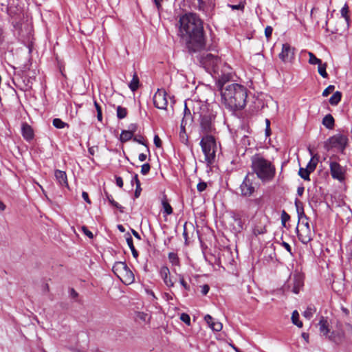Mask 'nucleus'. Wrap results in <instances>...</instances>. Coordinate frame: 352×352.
<instances>
[{
  "label": "nucleus",
  "mask_w": 352,
  "mask_h": 352,
  "mask_svg": "<svg viewBox=\"0 0 352 352\" xmlns=\"http://www.w3.org/2000/svg\"><path fill=\"white\" fill-rule=\"evenodd\" d=\"M179 32L190 52H196L206 47V38L203 22L194 13H188L180 17Z\"/></svg>",
  "instance_id": "nucleus-1"
},
{
  "label": "nucleus",
  "mask_w": 352,
  "mask_h": 352,
  "mask_svg": "<svg viewBox=\"0 0 352 352\" xmlns=\"http://www.w3.org/2000/svg\"><path fill=\"white\" fill-rule=\"evenodd\" d=\"M221 102L230 111L243 109L246 105L247 89L239 84L232 83L220 91Z\"/></svg>",
  "instance_id": "nucleus-2"
},
{
  "label": "nucleus",
  "mask_w": 352,
  "mask_h": 352,
  "mask_svg": "<svg viewBox=\"0 0 352 352\" xmlns=\"http://www.w3.org/2000/svg\"><path fill=\"white\" fill-rule=\"evenodd\" d=\"M252 168L262 182L272 180L275 176L276 168L272 162L259 155L252 157Z\"/></svg>",
  "instance_id": "nucleus-3"
},
{
  "label": "nucleus",
  "mask_w": 352,
  "mask_h": 352,
  "mask_svg": "<svg viewBox=\"0 0 352 352\" xmlns=\"http://www.w3.org/2000/svg\"><path fill=\"white\" fill-rule=\"evenodd\" d=\"M205 160L208 165L214 162L217 144L214 138L212 135L204 136L200 142Z\"/></svg>",
  "instance_id": "nucleus-4"
},
{
  "label": "nucleus",
  "mask_w": 352,
  "mask_h": 352,
  "mask_svg": "<svg viewBox=\"0 0 352 352\" xmlns=\"http://www.w3.org/2000/svg\"><path fill=\"white\" fill-rule=\"evenodd\" d=\"M232 69L226 63L212 74V77L215 80L216 86L219 91L225 89V85L232 78Z\"/></svg>",
  "instance_id": "nucleus-5"
},
{
  "label": "nucleus",
  "mask_w": 352,
  "mask_h": 352,
  "mask_svg": "<svg viewBox=\"0 0 352 352\" xmlns=\"http://www.w3.org/2000/svg\"><path fill=\"white\" fill-rule=\"evenodd\" d=\"M115 275L125 285H130L135 280L133 272L124 262H116L112 268Z\"/></svg>",
  "instance_id": "nucleus-6"
},
{
  "label": "nucleus",
  "mask_w": 352,
  "mask_h": 352,
  "mask_svg": "<svg viewBox=\"0 0 352 352\" xmlns=\"http://www.w3.org/2000/svg\"><path fill=\"white\" fill-rule=\"evenodd\" d=\"M200 64L205 69L212 75L223 65L221 59L215 55L210 53H204L200 55Z\"/></svg>",
  "instance_id": "nucleus-7"
},
{
  "label": "nucleus",
  "mask_w": 352,
  "mask_h": 352,
  "mask_svg": "<svg viewBox=\"0 0 352 352\" xmlns=\"http://www.w3.org/2000/svg\"><path fill=\"white\" fill-rule=\"evenodd\" d=\"M348 138L346 135L342 134H336L330 137L324 144V148L327 151L336 148L338 150L343 152L347 145Z\"/></svg>",
  "instance_id": "nucleus-8"
},
{
  "label": "nucleus",
  "mask_w": 352,
  "mask_h": 352,
  "mask_svg": "<svg viewBox=\"0 0 352 352\" xmlns=\"http://www.w3.org/2000/svg\"><path fill=\"white\" fill-rule=\"evenodd\" d=\"M200 126L205 133H209L213 129V121L215 115L208 109H204L199 113Z\"/></svg>",
  "instance_id": "nucleus-9"
},
{
  "label": "nucleus",
  "mask_w": 352,
  "mask_h": 352,
  "mask_svg": "<svg viewBox=\"0 0 352 352\" xmlns=\"http://www.w3.org/2000/svg\"><path fill=\"white\" fill-rule=\"evenodd\" d=\"M267 219L266 217L261 216L255 217L252 226V233L257 236L259 234H264L267 232L266 225Z\"/></svg>",
  "instance_id": "nucleus-10"
},
{
  "label": "nucleus",
  "mask_w": 352,
  "mask_h": 352,
  "mask_svg": "<svg viewBox=\"0 0 352 352\" xmlns=\"http://www.w3.org/2000/svg\"><path fill=\"white\" fill-rule=\"evenodd\" d=\"M331 177L339 182H343L345 179V168L337 162H329Z\"/></svg>",
  "instance_id": "nucleus-11"
},
{
  "label": "nucleus",
  "mask_w": 352,
  "mask_h": 352,
  "mask_svg": "<svg viewBox=\"0 0 352 352\" xmlns=\"http://www.w3.org/2000/svg\"><path fill=\"white\" fill-rule=\"evenodd\" d=\"M240 190L241 195L244 197H250L254 193L255 188L253 186L252 179L250 178V174L245 176L242 184L240 185Z\"/></svg>",
  "instance_id": "nucleus-12"
},
{
  "label": "nucleus",
  "mask_w": 352,
  "mask_h": 352,
  "mask_svg": "<svg viewBox=\"0 0 352 352\" xmlns=\"http://www.w3.org/2000/svg\"><path fill=\"white\" fill-rule=\"evenodd\" d=\"M294 50L289 43L283 44L282 51L278 55L279 58L284 63L291 62L294 58Z\"/></svg>",
  "instance_id": "nucleus-13"
},
{
  "label": "nucleus",
  "mask_w": 352,
  "mask_h": 352,
  "mask_svg": "<svg viewBox=\"0 0 352 352\" xmlns=\"http://www.w3.org/2000/svg\"><path fill=\"white\" fill-rule=\"evenodd\" d=\"M168 104L166 93L164 90L157 89L155 91V108L165 109Z\"/></svg>",
  "instance_id": "nucleus-14"
},
{
  "label": "nucleus",
  "mask_w": 352,
  "mask_h": 352,
  "mask_svg": "<svg viewBox=\"0 0 352 352\" xmlns=\"http://www.w3.org/2000/svg\"><path fill=\"white\" fill-rule=\"evenodd\" d=\"M159 199L161 204L160 212L163 213L164 216L169 215L173 213V208L170 206L168 199L164 192L160 196Z\"/></svg>",
  "instance_id": "nucleus-15"
},
{
  "label": "nucleus",
  "mask_w": 352,
  "mask_h": 352,
  "mask_svg": "<svg viewBox=\"0 0 352 352\" xmlns=\"http://www.w3.org/2000/svg\"><path fill=\"white\" fill-rule=\"evenodd\" d=\"M328 340L337 345L342 344L345 340V333L343 331H332L328 336Z\"/></svg>",
  "instance_id": "nucleus-16"
},
{
  "label": "nucleus",
  "mask_w": 352,
  "mask_h": 352,
  "mask_svg": "<svg viewBox=\"0 0 352 352\" xmlns=\"http://www.w3.org/2000/svg\"><path fill=\"white\" fill-rule=\"evenodd\" d=\"M204 320L208 324V327L214 331H220L223 328L222 324L215 320V319L209 314L205 316Z\"/></svg>",
  "instance_id": "nucleus-17"
},
{
  "label": "nucleus",
  "mask_w": 352,
  "mask_h": 352,
  "mask_svg": "<svg viewBox=\"0 0 352 352\" xmlns=\"http://www.w3.org/2000/svg\"><path fill=\"white\" fill-rule=\"evenodd\" d=\"M160 276L162 278V279L164 280V284L167 287H173L174 282L172 280L170 276V270L169 269L164 266L162 267L160 270Z\"/></svg>",
  "instance_id": "nucleus-18"
},
{
  "label": "nucleus",
  "mask_w": 352,
  "mask_h": 352,
  "mask_svg": "<svg viewBox=\"0 0 352 352\" xmlns=\"http://www.w3.org/2000/svg\"><path fill=\"white\" fill-rule=\"evenodd\" d=\"M54 175L57 182L63 187H68L67 177L65 172L56 170Z\"/></svg>",
  "instance_id": "nucleus-19"
},
{
  "label": "nucleus",
  "mask_w": 352,
  "mask_h": 352,
  "mask_svg": "<svg viewBox=\"0 0 352 352\" xmlns=\"http://www.w3.org/2000/svg\"><path fill=\"white\" fill-rule=\"evenodd\" d=\"M21 133L23 137L28 141L34 138V131L32 128L27 123H23L21 126Z\"/></svg>",
  "instance_id": "nucleus-20"
},
{
  "label": "nucleus",
  "mask_w": 352,
  "mask_h": 352,
  "mask_svg": "<svg viewBox=\"0 0 352 352\" xmlns=\"http://www.w3.org/2000/svg\"><path fill=\"white\" fill-rule=\"evenodd\" d=\"M187 124V122L185 118H183L181 122L180 131H179V140L182 143L187 145L188 142V137L186 132L185 126Z\"/></svg>",
  "instance_id": "nucleus-21"
},
{
  "label": "nucleus",
  "mask_w": 352,
  "mask_h": 352,
  "mask_svg": "<svg viewBox=\"0 0 352 352\" xmlns=\"http://www.w3.org/2000/svg\"><path fill=\"white\" fill-rule=\"evenodd\" d=\"M151 318V314L143 311H138L135 314V319L140 322L148 323L150 322Z\"/></svg>",
  "instance_id": "nucleus-22"
},
{
  "label": "nucleus",
  "mask_w": 352,
  "mask_h": 352,
  "mask_svg": "<svg viewBox=\"0 0 352 352\" xmlns=\"http://www.w3.org/2000/svg\"><path fill=\"white\" fill-rule=\"evenodd\" d=\"M322 124L329 129H332L335 125V120L331 114L326 115L322 119Z\"/></svg>",
  "instance_id": "nucleus-23"
},
{
  "label": "nucleus",
  "mask_w": 352,
  "mask_h": 352,
  "mask_svg": "<svg viewBox=\"0 0 352 352\" xmlns=\"http://www.w3.org/2000/svg\"><path fill=\"white\" fill-rule=\"evenodd\" d=\"M320 332L322 336L328 338V333H329V329L328 327V322L326 320L322 318L319 322Z\"/></svg>",
  "instance_id": "nucleus-24"
},
{
  "label": "nucleus",
  "mask_w": 352,
  "mask_h": 352,
  "mask_svg": "<svg viewBox=\"0 0 352 352\" xmlns=\"http://www.w3.org/2000/svg\"><path fill=\"white\" fill-rule=\"evenodd\" d=\"M342 99V93L339 91H336L329 98V103L333 105H337Z\"/></svg>",
  "instance_id": "nucleus-25"
},
{
  "label": "nucleus",
  "mask_w": 352,
  "mask_h": 352,
  "mask_svg": "<svg viewBox=\"0 0 352 352\" xmlns=\"http://www.w3.org/2000/svg\"><path fill=\"white\" fill-rule=\"evenodd\" d=\"M303 285L302 280L298 277L294 278L293 280V286L292 287V292L294 294H298L300 288Z\"/></svg>",
  "instance_id": "nucleus-26"
},
{
  "label": "nucleus",
  "mask_w": 352,
  "mask_h": 352,
  "mask_svg": "<svg viewBox=\"0 0 352 352\" xmlns=\"http://www.w3.org/2000/svg\"><path fill=\"white\" fill-rule=\"evenodd\" d=\"M129 88L131 89V90L132 91H136L138 87H139V78H138V76L137 75V74L135 72L133 76V78L132 80H131L129 85Z\"/></svg>",
  "instance_id": "nucleus-27"
},
{
  "label": "nucleus",
  "mask_w": 352,
  "mask_h": 352,
  "mask_svg": "<svg viewBox=\"0 0 352 352\" xmlns=\"http://www.w3.org/2000/svg\"><path fill=\"white\" fill-rule=\"evenodd\" d=\"M133 135L132 131L123 130L120 134V140L122 142H125L131 140Z\"/></svg>",
  "instance_id": "nucleus-28"
},
{
  "label": "nucleus",
  "mask_w": 352,
  "mask_h": 352,
  "mask_svg": "<svg viewBox=\"0 0 352 352\" xmlns=\"http://www.w3.org/2000/svg\"><path fill=\"white\" fill-rule=\"evenodd\" d=\"M318 162V157L316 156L312 157V158L311 159V160L308 163L306 168L309 169V171L310 173L314 171L316 168Z\"/></svg>",
  "instance_id": "nucleus-29"
},
{
  "label": "nucleus",
  "mask_w": 352,
  "mask_h": 352,
  "mask_svg": "<svg viewBox=\"0 0 352 352\" xmlns=\"http://www.w3.org/2000/svg\"><path fill=\"white\" fill-rule=\"evenodd\" d=\"M292 323L298 327L300 328L302 327V322L299 320V314L296 310L294 311L292 313Z\"/></svg>",
  "instance_id": "nucleus-30"
},
{
  "label": "nucleus",
  "mask_w": 352,
  "mask_h": 352,
  "mask_svg": "<svg viewBox=\"0 0 352 352\" xmlns=\"http://www.w3.org/2000/svg\"><path fill=\"white\" fill-rule=\"evenodd\" d=\"M128 111L125 107L118 106L117 107V117L118 119H124L126 117Z\"/></svg>",
  "instance_id": "nucleus-31"
},
{
  "label": "nucleus",
  "mask_w": 352,
  "mask_h": 352,
  "mask_svg": "<svg viewBox=\"0 0 352 352\" xmlns=\"http://www.w3.org/2000/svg\"><path fill=\"white\" fill-rule=\"evenodd\" d=\"M52 123L56 129H63L65 126L69 127V124L62 121L60 118H54Z\"/></svg>",
  "instance_id": "nucleus-32"
},
{
  "label": "nucleus",
  "mask_w": 352,
  "mask_h": 352,
  "mask_svg": "<svg viewBox=\"0 0 352 352\" xmlns=\"http://www.w3.org/2000/svg\"><path fill=\"white\" fill-rule=\"evenodd\" d=\"M310 173H311L309 171V169H307L306 168H300L299 171H298V175H300V177L307 181L310 180V177H309Z\"/></svg>",
  "instance_id": "nucleus-33"
},
{
  "label": "nucleus",
  "mask_w": 352,
  "mask_h": 352,
  "mask_svg": "<svg viewBox=\"0 0 352 352\" xmlns=\"http://www.w3.org/2000/svg\"><path fill=\"white\" fill-rule=\"evenodd\" d=\"M318 73L323 77V78H327L328 74L326 72L327 69V63H322V62L318 65Z\"/></svg>",
  "instance_id": "nucleus-34"
},
{
  "label": "nucleus",
  "mask_w": 352,
  "mask_h": 352,
  "mask_svg": "<svg viewBox=\"0 0 352 352\" xmlns=\"http://www.w3.org/2000/svg\"><path fill=\"white\" fill-rule=\"evenodd\" d=\"M107 198L109 202L114 207L118 208L121 212H123V207L120 206L118 203L114 201L112 196L107 193Z\"/></svg>",
  "instance_id": "nucleus-35"
},
{
  "label": "nucleus",
  "mask_w": 352,
  "mask_h": 352,
  "mask_svg": "<svg viewBox=\"0 0 352 352\" xmlns=\"http://www.w3.org/2000/svg\"><path fill=\"white\" fill-rule=\"evenodd\" d=\"M297 231V235L298 237V239L304 244H307L308 242L310 241L311 237L309 235L304 236L302 234L299 232L298 227L296 228Z\"/></svg>",
  "instance_id": "nucleus-36"
},
{
  "label": "nucleus",
  "mask_w": 352,
  "mask_h": 352,
  "mask_svg": "<svg viewBox=\"0 0 352 352\" xmlns=\"http://www.w3.org/2000/svg\"><path fill=\"white\" fill-rule=\"evenodd\" d=\"M309 63L311 65H318L322 60L318 58L312 52H309Z\"/></svg>",
  "instance_id": "nucleus-37"
},
{
  "label": "nucleus",
  "mask_w": 352,
  "mask_h": 352,
  "mask_svg": "<svg viewBox=\"0 0 352 352\" xmlns=\"http://www.w3.org/2000/svg\"><path fill=\"white\" fill-rule=\"evenodd\" d=\"M341 15L342 17L344 18V19L346 20V23H349V16L348 15V12H349V7L346 4H345L344 6V7L341 9Z\"/></svg>",
  "instance_id": "nucleus-38"
},
{
  "label": "nucleus",
  "mask_w": 352,
  "mask_h": 352,
  "mask_svg": "<svg viewBox=\"0 0 352 352\" xmlns=\"http://www.w3.org/2000/svg\"><path fill=\"white\" fill-rule=\"evenodd\" d=\"M94 106H95L96 111H97V119L98 121L102 122V114L101 107L96 100L94 101Z\"/></svg>",
  "instance_id": "nucleus-39"
},
{
  "label": "nucleus",
  "mask_w": 352,
  "mask_h": 352,
  "mask_svg": "<svg viewBox=\"0 0 352 352\" xmlns=\"http://www.w3.org/2000/svg\"><path fill=\"white\" fill-rule=\"evenodd\" d=\"M168 258L170 262L172 263L173 265H177L179 263V258L177 254L174 252H170L168 254Z\"/></svg>",
  "instance_id": "nucleus-40"
},
{
  "label": "nucleus",
  "mask_w": 352,
  "mask_h": 352,
  "mask_svg": "<svg viewBox=\"0 0 352 352\" xmlns=\"http://www.w3.org/2000/svg\"><path fill=\"white\" fill-rule=\"evenodd\" d=\"M290 219V216L285 211L283 210L281 212V223L283 226H285V223Z\"/></svg>",
  "instance_id": "nucleus-41"
},
{
  "label": "nucleus",
  "mask_w": 352,
  "mask_h": 352,
  "mask_svg": "<svg viewBox=\"0 0 352 352\" xmlns=\"http://www.w3.org/2000/svg\"><path fill=\"white\" fill-rule=\"evenodd\" d=\"M180 320L187 325L190 324V318L188 314L182 313L180 316Z\"/></svg>",
  "instance_id": "nucleus-42"
},
{
  "label": "nucleus",
  "mask_w": 352,
  "mask_h": 352,
  "mask_svg": "<svg viewBox=\"0 0 352 352\" xmlns=\"http://www.w3.org/2000/svg\"><path fill=\"white\" fill-rule=\"evenodd\" d=\"M147 282H149V280L146 278L144 277V280H143V285L145 287V292L148 294H150L153 296H154V293L152 290V289H151L148 285H146V283Z\"/></svg>",
  "instance_id": "nucleus-43"
},
{
  "label": "nucleus",
  "mask_w": 352,
  "mask_h": 352,
  "mask_svg": "<svg viewBox=\"0 0 352 352\" xmlns=\"http://www.w3.org/2000/svg\"><path fill=\"white\" fill-rule=\"evenodd\" d=\"M335 89L334 85H329L322 92V96L327 97L331 93H332Z\"/></svg>",
  "instance_id": "nucleus-44"
},
{
  "label": "nucleus",
  "mask_w": 352,
  "mask_h": 352,
  "mask_svg": "<svg viewBox=\"0 0 352 352\" xmlns=\"http://www.w3.org/2000/svg\"><path fill=\"white\" fill-rule=\"evenodd\" d=\"M228 6L231 8L232 10H241L242 12L244 10L245 8V4L242 2H240L237 5L228 4Z\"/></svg>",
  "instance_id": "nucleus-45"
},
{
  "label": "nucleus",
  "mask_w": 352,
  "mask_h": 352,
  "mask_svg": "<svg viewBox=\"0 0 352 352\" xmlns=\"http://www.w3.org/2000/svg\"><path fill=\"white\" fill-rule=\"evenodd\" d=\"M179 283L181 285L184 287V289L189 291L190 290V285L186 282L182 275H179Z\"/></svg>",
  "instance_id": "nucleus-46"
},
{
  "label": "nucleus",
  "mask_w": 352,
  "mask_h": 352,
  "mask_svg": "<svg viewBox=\"0 0 352 352\" xmlns=\"http://www.w3.org/2000/svg\"><path fill=\"white\" fill-rule=\"evenodd\" d=\"M315 310L311 307H307L304 311L303 316L307 318H311L313 316Z\"/></svg>",
  "instance_id": "nucleus-47"
},
{
  "label": "nucleus",
  "mask_w": 352,
  "mask_h": 352,
  "mask_svg": "<svg viewBox=\"0 0 352 352\" xmlns=\"http://www.w3.org/2000/svg\"><path fill=\"white\" fill-rule=\"evenodd\" d=\"M126 241L127 245L130 248L131 250H133V248H135V247L133 245V239L129 233H127L126 234Z\"/></svg>",
  "instance_id": "nucleus-48"
},
{
  "label": "nucleus",
  "mask_w": 352,
  "mask_h": 352,
  "mask_svg": "<svg viewBox=\"0 0 352 352\" xmlns=\"http://www.w3.org/2000/svg\"><path fill=\"white\" fill-rule=\"evenodd\" d=\"M302 202L298 200V199H296L295 200V206L296 207V210H297V212H298V214L299 215V217L301 215V214H304V212H303V208H301V212H300V206H302Z\"/></svg>",
  "instance_id": "nucleus-49"
},
{
  "label": "nucleus",
  "mask_w": 352,
  "mask_h": 352,
  "mask_svg": "<svg viewBox=\"0 0 352 352\" xmlns=\"http://www.w3.org/2000/svg\"><path fill=\"white\" fill-rule=\"evenodd\" d=\"M206 188L207 184L205 182H200L197 186V190L200 192L204 191Z\"/></svg>",
  "instance_id": "nucleus-50"
},
{
  "label": "nucleus",
  "mask_w": 352,
  "mask_h": 352,
  "mask_svg": "<svg viewBox=\"0 0 352 352\" xmlns=\"http://www.w3.org/2000/svg\"><path fill=\"white\" fill-rule=\"evenodd\" d=\"M273 28L271 26H267L265 29V35L267 40L272 36Z\"/></svg>",
  "instance_id": "nucleus-51"
},
{
  "label": "nucleus",
  "mask_w": 352,
  "mask_h": 352,
  "mask_svg": "<svg viewBox=\"0 0 352 352\" xmlns=\"http://www.w3.org/2000/svg\"><path fill=\"white\" fill-rule=\"evenodd\" d=\"M151 166L149 164H144L142 166L141 173L142 175H146L149 172Z\"/></svg>",
  "instance_id": "nucleus-52"
},
{
  "label": "nucleus",
  "mask_w": 352,
  "mask_h": 352,
  "mask_svg": "<svg viewBox=\"0 0 352 352\" xmlns=\"http://www.w3.org/2000/svg\"><path fill=\"white\" fill-rule=\"evenodd\" d=\"M265 135L269 137L271 135V129H270V120L269 119H265Z\"/></svg>",
  "instance_id": "nucleus-53"
},
{
  "label": "nucleus",
  "mask_w": 352,
  "mask_h": 352,
  "mask_svg": "<svg viewBox=\"0 0 352 352\" xmlns=\"http://www.w3.org/2000/svg\"><path fill=\"white\" fill-rule=\"evenodd\" d=\"M82 230L83 233L86 236H87L89 239H93V237H94L93 233L91 231H89L86 226H82Z\"/></svg>",
  "instance_id": "nucleus-54"
},
{
  "label": "nucleus",
  "mask_w": 352,
  "mask_h": 352,
  "mask_svg": "<svg viewBox=\"0 0 352 352\" xmlns=\"http://www.w3.org/2000/svg\"><path fill=\"white\" fill-rule=\"evenodd\" d=\"M210 290V287L208 286V285H204L201 287V292L203 295H206L208 292Z\"/></svg>",
  "instance_id": "nucleus-55"
},
{
  "label": "nucleus",
  "mask_w": 352,
  "mask_h": 352,
  "mask_svg": "<svg viewBox=\"0 0 352 352\" xmlns=\"http://www.w3.org/2000/svg\"><path fill=\"white\" fill-rule=\"evenodd\" d=\"M282 245L286 249V250L290 254H292V247L290 245L285 241L282 243Z\"/></svg>",
  "instance_id": "nucleus-56"
},
{
  "label": "nucleus",
  "mask_w": 352,
  "mask_h": 352,
  "mask_svg": "<svg viewBox=\"0 0 352 352\" xmlns=\"http://www.w3.org/2000/svg\"><path fill=\"white\" fill-rule=\"evenodd\" d=\"M133 182H135L138 188H140V182L138 179V175H135L134 177L132 178L131 183L133 184Z\"/></svg>",
  "instance_id": "nucleus-57"
},
{
  "label": "nucleus",
  "mask_w": 352,
  "mask_h": 352,
  "mask_svg": "<svg viewBox=\"0 0 352 352\" xmlns=\"http://www.w3.org/2000/svg\"><path fill=\"white\" fill-rule=\"evenodd\" d=\"M162 146V140L158 137V135H155V147L160 148Z\"/></svg>",
  "instance_id": "nucleus-58"
},
{
  "label": "nucleus",
  "mask_w": 352,
  "mask_h": 352,
  "mask_svg": "<svg viewBox=\"0 0 352 352\" xmlns=\"http://www.w3.org/2000/svg\"><path fill=\"white\" fill-rule=\"evenodd\" d=\"M82 197L83 198V199L88 204H91V201L89 198V195H88V193L86 192H82Z\"/></svg>",
  "instance_id": "nucleus-59"
},
{
  "label": "nucleus",
  "mask_w": 352,
  "mask_h": 352,
  "mask_svg": "<svg viewBox=\"0 0 352 352\" xmlns=\"http://www.w3.org/2000/svg\"><path fill=\"white\" fill-rule=\"evenodd\" d=\"M305 191V188L302 186H298L297 188V195L301 197Z\"/></svg>",
  "instance_id": "nucleus-60"
},
{
  "label": "nucleus",
  "mask_w": 352,
  "mask_h": 352,
  "mask_svg": "<svg viewBox=\"0 0 352 352\" xmlns=\"http://www.w3.org/2000/svg\"><path fill=\"white\" fill-rule=\"evenodd\" d=\"M116 184L119 187L122 188L123 186V180H122V177H116Z\"/></svg>",
  "instance_id": "nucleus-61"
},
{
  "label": "nucleus",
  "mask_w": 352,
  "mask_h": 352,
  "mask_svg": "<svg viewBox=\"0 0 352 352\" xmlns=\"http://www.w3.org/2000/svg\"><path fill=\"white\" fill-rule=\"evenodd\" d=\"M78 296V294L75 291L74 289L72 288L70 289V296L72 298H76Z\"/></svg>",
  "instance_id": "nucleus-62"
},
{
  "label": "nucleus",
  "mask_w": 352,
  "mask_h": 352,
  "mask_svg": "<svg viewBox=\"0 0 352 352\" xmlns=\"http://www.w3.org/2000/svg\"><path fill=\"white\" fill-rule=\"evenodd\" d=\"M184 117L183 118H185L186 121L187 122L188 117H190V110L186 107L184 109Z\"/></svg>",
  "instance_id": "nucleus-63"
},
{
  "label": "nucleus",
  "mask_w": 352,
  "mask_h": 352,
  "mask_svg": "<svg viewBox=\"0 0 352 352\" xmlns=\"http://www.w3.org/2000/svg\"><path fill=\"white\" fill-rule=\"evenodd\" d=\"M347 256L349 261L352 263V248L349 250Z\"/></svg>",
  "instance_id": "nucleus-64"
}]
</instances>
